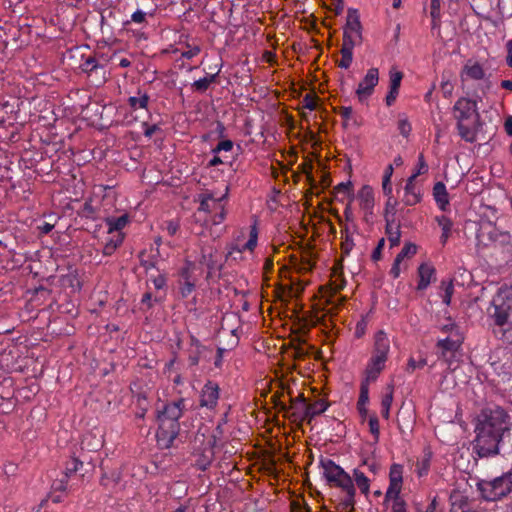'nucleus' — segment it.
Returning a JSON list of instances; mask_svg holds the SVG:
<instances>
[{
	"instance_id": "nucleus-1",
	"label": "nucleus",
	"mask_w": 512,
	"mask_h": 512,
	"mask_svg": "<svg viewBox=\"0 0 512 512\" xmlns=\"http://www.w3.org/2000/svg\"><path fill=\"white\" fill-rule=\"evenodd\" d=\"M506 411L496 406L484 409L476 425L475 450L479 457H488L499 453V444L507 427Z\"/></svg>"
},
{
	"instance_id": "nucleus-2",
	"label": "nucleus",
	"mask_w": 512,
	"mask_h": 512,
	"mask_svg": "<svg viewBox=\"0 0 512 512\" xmlns=\"http://www.w3.org/2000/svg\"><path fill=\"white\" fill-rule=\"evenodd\" d=\"M185 399L180 398L171 401L157 409L156 421L158 429L156 432L157 444L162 449L170 448L180 431L179 419L185 411Z\"/></svg>"
},
{
	"instance_id": "nucleus-3",
	"label": "nucleus",
	"mask_w": 512,
	"mask_h": 512,
	"mask_svg": "<svg viewBox=\"0 0 512 512\" xmlns=\"http://www.w3.org/2000/svg\"><path fill=\"white\" fill-rule=\"evenodd\" d=\"M475 488L483 501L504 500L512 493V467L506 471L502 470L500 475L491 478H477Z\"/></svg>"
},
{
	"instance_id": "nucleus-4",
	"label": "nucleus",
	"mask_w": 512,
	"mask_h": 512,
	"mask_svg": "<svg viewBox=\"0 0 512 512\" xmlns=\"http://www.w3.org/2000/svg\"><path fill=\"white\" fill-rule=\"evenodd\" d=\"M493 312L490 316L494 321L493 333L503 343L512 344V309L503 298L496 297L492 301Z\"/></svg>"
},
{
	"instance_id": "nucleus-5",
	"label": "nucleus",
	"mask_w": 512,
	"mask_h": 512,
	"mask_svg": "<svg viewBox=\"0 0 512 512\" xmlns=\"http://www.w3.org/2000/svg\"><path fill=\"white\" fill-rule=\"evenodd\" d=\"M390 352V341L387 334L383 330L376 332L374 336V345L372 356L368 361L365 373L367 380L375 381L381 371L385 368Z\"/></svg>"
},
{
	"instance_id": "nucleus-6",
	"label": "nucleus",
	"mask_w": 512,
	"mask_h": 512,
	"mask_svg": "<svg viewBox=\"0 0 512 512\" xmlns=\"http://www.w3.org/2000/svg\"><path fill=\"white\" fill-rule=\"evenodd\" d=\"M477 100L469 97H460L453 106V117L457 121V128H481L484 123L480 119Z\"/></svg>"
},
{
	"instance_id": "nucleus-7",
	"label": "nucleus",
	"mask_w": 512,
	"mask_h": 512,
	"mask_svg": "<svg viewBox=\"0 0 512 512\" xmlns=\"http://www.w3.org/2000/svg\"><path fill=\"white\" fill-rule=\"evenodd\" d=\"M447 321L448 323L440 327L441 332L446 334V337L439 339L436 343L438 356L443 359L452 357L460 349L464 341L460 327L451 318H448Z\"/></svg>"
},
{
	"instance_id": "nucleus-8",
	"label": "nucleus",
	"mask_w": 512,
	"mask_h": 512,
	"mask_svg": "<svg viewBox=\"0 0 512 512\" xmlns=\"http://www.w3.org/2000/svg\"><path fill=\"white\" fill-rule=\"evenodd\" d=\"M320 466L322 474L330 486L339 488L342 493L355 490L352 477L332 459L321 458Z\"/></svg>"
},
{
	"instance_id": "nucleus-9",
	"label": "nucleus",
	"mask_w": 512,
	"mask_h": 512,
	"mask_svg": "<svg viewBox=\"0 0 512 512\" xmlns=\"http://www.w3.org/2000/svg\"><path fill=\"white\" fill-rule=\"evenodd\" d=\"M202 273L201 267L196 262L186 260L178 270V292L181 298H188L196 289L197 282Z\"/></svg>"
},
{
	"instance_id": "nucleus-10",
	"label": "nucleus",
	"mask_w": 512,
	"mask_h": 512,
	"mask_svg": "<svg viewBox=\"0 0 512 512\" xmlns=\"http://www.w3.org/2000/svg\"><path fill=\"white\" fill-rule=\"evenodd\" d=\"M220 397L219 385L208 380L201 389L199 404L202 408L214 410Z\"/></svg>"
},
{
	"instance_id": "nucleus-11",
	"label": "nucleus",
	"mask_w": 512,
	"mask_h": 512,
	"mask_svg": "<svg viewBox=\"0 0 512 512\" xmlns=\"http://www.w3.org/2000/svg\"><path fill=\"white\" fill-rule=\"evenodd\" d=\"M379 72L377 68H370L363 80L359 83L356 94L361 102L367 99L374 91V87L378 84Z\"/></svg>"
},
{
	"instance_id": "nucleus-12",
	"label": "nucleus",
	"mask_w": 512,
	"mask_h": 512,
	"mask_svg": "<svg viewBox=\"0 0 512 512\" xmlns=\"http://www.w3.org/2000/svg\"><path fill=\"white\" fill-rule=\"evenodd\" d=\"M361 29L362 26L358 11L356 9L349 8L347 12L346 25L344 27L343 38L348 35L351 37V40L354 42V44H356L361 41Z\"/></svg>"
},
{
	"instance_id": "nucleus-13",
	"label": "nucleus",
	"mask_w": 512,
	"mask_h": 512,
	"mask_svg": "<svg viewBox=\"0 0 512 512\" xmlns=\"http://www.w3.org/2000/svg\"><path fill=\"white\" fill-rule=\"evenodd\" d=\"M450 512H480L473 507L472 500L457 489H453L449 495Z\"/></svg>"
},
{
	"instance_id": "nucleus-14",
	"label": "nucleus",
	"mask_w": 512,
	"mask_h": 512,
	"mask_svg": "<svg viewBox=\"0 0 512 512\" xmlns=\"http://www.w3.org/2000/svg\"><path fill=\"white\" fill-rule=\"evenodd\" d=\"M403 466L400 464H392L389 471V487L386 491L385 500L390 496L400 494L403 482Z\"/></svg>"
},
{
	"instance_id": "nucleus-15",
	"label": "nucleus",
	"mask_w": 512,
	"mask_h": 512,
	"mask_svg": "<svg viewBox=\"0 0 512 512\" xmlns=\"http://www.w3.org/2000/svg\"><path fill=\"white\" fill-rule=\"evenodd\" d=\"M416 175H411L404 187V196H403V202L407 206H413L416 205L421 201L422 198V190L421 187L418 186L415 182Z\"/></svg>"
},
{
	"instance_id": "nucleus-16",
	"label": "nucleus",
	"mask_w": 512,
	"mask_h": 512,
	"mask_svg": "<svg viewBox=\"0 0 512 512\" xmlns=\"http://www.w3.org/2000/svg\"><path fill=\"white\" fill-rule=\"evenodd\" d=\"M492 367L499 376L509 380L512 376V352L508 349H503L502 357L492 362Z\"/></svg>"
},
{
	"instance_id": "nucleus-17",
	"label": "nucleus",
	"mask_w": 512,
	"mask_h": 512,
	"mask_svg": "<svg viewBox=\"0 0 512 512\" xmlns=\"http://www.w3.org/2000/svg\"><path fill=\"white\" fill-rule=\"evenodd\" d=\"M485 77V71L483 67L475 61L468 60L465 65L463 66L461 73H460V79L462 84H464L468 80H482Z\"/></svg>"
},
{
	"instance_id": "nucleus-18",
	"label": "nucleus",
	"mask_w": 512,
	"mask_h": 512,
	"mask_svg": "<svg viewBox=\"0 0 512 512\" xmlns=\"http://www.w3.org/2000/svg\"><path fill=\"white\" fill-rule=\"evenodd\" d=\"M228 190H229L228 186H225V193L219 197L216 196L215 193L210 192V191L201 193L199 195L200 205H199L198 210L203 211V212H210L211 211L210 202L212 201L215 205L219 206V204L227 198Z\"/></svg>"
},
{
	"instance_id": "nucleus-19",
	"label": "nucleus",
	"mask_w": 512,
	"mask_h": 512,
	"mask_svg": "<svg viewBox=\"0 0 512 512\" xmlns=\"http://www.w3.org/2000/svg\"><path fill=\"white\" fill-rule=\"evenodd\" d=\"M357 199L360 207L366 214H372L374 207V192L373 189L364 185L358 192Z\"/></svg>"
},
{
	"instance_id": "nucleus-20",
	"label": "nucleus",
	"mask_w": 512,
	"mask_h": 512,
	"mask_svg": "<svg viewBox=\"0 0 512 512\" xmlns=\"http://www.w3.org/2000/svg\"><path fill=\"white\" fill-rule=\"evenodd\" d=\"M433 453L429 447L423 449L421 457H419L415 463V472L418 477H424L428 475L430 471L431 461Z\"/></svg>"
},
{
	"instance_id": "nucleus-21",
	"label": "nucleus",
	"mask_w": 512,
	"mask_h": 512,
	"mask_svg": "<svg viewBox=\"0 0 512 512\" xmlns=\"http://www.w3.org/2000/svg\"><path fill=\"white\" fill-rule=\"evenodd\" d=\"M356 44L351 40V37L346 35L343 38V44L341 48L342 58L338 63V66L344 69H348L353 61V48Z\"/></svg>"
},
{
	"instance_id": "nucleus-22",
	"label": "nucleus",
	"mask_w": 512,
	"mask_h": 512,
	"mask_svg": "<svg viewBox=\"0 0 512 512\" xmlns=\"http://www.w3.org/2000/svg\"><path fill=\"white\" fill-rule=\"evenodd\" d=\"M434 274H435V269L431 265L422 263L418 267L419 281L417 284V290H419V291L425 290L430 285Z\"/></svg>"
},
{
	"instance_id": "nucleus-23",
	"label": "nucleus",
	"mask_w": 512,
	"mask_h": 512,
	"mask_svg": "<svg viewBox=\"0 0 512 512\" xmlns=\"http://www.w3.org/2000/svg\"><path fill=\"white\" fill-rule=\"evenodd\" d=\"M433 197L439 209L446 211L449 206V195L443 182H437L434 185Z\"/></svg>"
},
{
	"instance_id": "nucleus-24",
	"label": "nucleus",
	"mask_w": 512,
	"mask_h": 512,
	"mask_svg": "<svg viewBox=\"0 0 512 512\" xmlns=\"http://www.w3.org/2000/svg\"><path fill=\"white\" fill-rule=\"evenodd\" d=\"M105 223L108 227V234L123 233L122 229L129 223L128 214H122L119 217H107Z\"/></svg>"
},
{
	"instance_id": "nucleus-25",
	"label": "nucleus",
	"mask_w": 512,
	"mask_h": 512,
	"mask_svg": "<svg viewBox=\"0 0 512 512\" xmlns=\"http://www.w3.org/2000/svg\"><path fill=\"white\" fill-rule=\"evenodd\" d=\"M110 235L111 236L106 239L102 250L104 256H111L116 249L121 246L125 237L124 233H113Z\"/></svg>"
},
{
	"instance_id": "nucleus-26",
	"label": "nucleus",
	"mask_w": 512,
	"mask_h": 512,
	"mask_svg": "<svg viewBox=\"0 0 512 512\" xmlns=\"http://www.w3.org/2000/svg\"><path fill=\"white\" fill-rule=\"evenodd\" d=\"M339 115L342 119L343 128H349L351 126H360L361 123L358 121L357 116L353 112V109L349 106H342L339 108Z\"/></svg>"
},
{
	"instance_id": "nucleus-27",
	"label": "nucleus",
	"mask_w": 512,
	"mask_h": 512,
	"mask_svg": "<svg viewBox=\"0 0 512 512\" xmlns=\"http://www.w3.org/2000/svg\"><path fill=\"white\" fill-rule=\"evenodd\" d=\"M149 99L147 93L138 90L137 95L129 97L128 104L134 111L145 110L147 112Z\"/></svg>"
},
{
	"instance_id": "nucleus-28",
	"label": "nucleus",
	"mask_w": 512,
	"mask_h": 512,
	"mask_svg": "<svg viewBox=\"0 0 512 512\" xmlns=\"http://www.w3.org/2000/svg\"><path fill=\"white\" fill-rule=\"evenodd\" d=\"M356 489L353 491L343 492V496L338 504V512H353L355 505Z\"/></svg>"
},
{
	"instance_id": "nucleus-29",
	"label": "nucleus",
	"mask_w": 512,
	"mask_h": 512,
	"mask_svg": "<svg viewBox=\"0 0 512 512\" xmlns=\"http://www.w3.org/2000/svg\"><path fill=\"white\" fill-rule=\"evenodd\" d=\"M355 485L359 488L362 494L368 495L370 491V480L363 471L356 468L353 470V478Z\"/></svg>"
},
{
	"instance_id": "nucleus-30",
	"label": "nucleus",
	"mask_w": 512,
	"mask_h": 512,
	"mask_svg": "<svg viewBox=\"0 0 512 512\" xmlns=\"http://www.w3.org/2000/svg\"><path fill=\"white\" fill-rule=\"evenodd\" d=\"M386 234L390 242V247L393 248L400 244L401 231L400 226H394L389 219L386 217Z\"/></svg>"
},
{
	"instance_id": "nucleus-31",
	"label": "nucleus",
	"mask_w": 512,
	"mask_h": 512,
	"mask_svg": "<svg viewBox=\"0 0 512 512\" xmlns=\"http://www.w3.org/2000/svg\"><path fill=\"white\" fill-rule=\"evenodd\" d=\"M436 221L441 227L442 234L440 236V241L444 245L451 235L453 223L448 217L444 215L436 217Z\"/></svg>"
},
{
	"instance_id": "nucleus-32",
	"label": "nucleus",
	"mask_w": 512,
	"mask_h": 512,
	"mask_svg": "<svg viewBox=\"0 0 512 512\" xmlns=\"http://www.w3.org/2000/svg\"><path fill=\"white\" fill-rule=\"evenodd\" d=\"M135 403H136V417L143 419L145 417L146 412L149 408V401L147 396L144 393H137L135 395Z\"/></svg>"
},
{
	"instance_id": "nucleus-33",
	"label": "nucleus",
	"mask_w": 512,
	"mask_h": 512,
	"mask_svg": "<svg viewBox=\"0 0 512 512\" xmlns=\"http://www.w3.org/2000/svg\"><path fill=\"white\" fill-rule=\"evenodd\" d=\"M393 402V388L389 387L381 400V415L388 420L390 417V408Z\"/></svg>"
},
{
	"instance_id": "nucleus-34",
	"label": "nucleus",
	"mask_w": 512,
	"mask_h": 512,
	"mask_svg": "<svg viewBox=\"0 0 512 512\" xmlns=\"http://www.w3.org/2000/svg\"><path fill=\"white\" fill-rule=\"evenodd\" d=\"M306 405L307 404H306V399L304 397V394H299L296 398H291L290 408H293L295 410H300ZM276 406L282 411H287L289 409V407L282 401H277Z\"/></svg>"
},
{
	"instance_id": "nucleus-35",
	"label": "nucleus",
	"mask_w": 512,
	"mask_h": 512,
	"mask_svg": "<svg viewBox=\"0 0 512 512\" xmlns=\"http://www.w3.org/2000/svg\"><path fill=\"white\" fill-rule=\"evenodd\" d=\"M257 241H258V228H257V223L254 222V224H252L250 226L249 239L244 244L242 249H239V252H242L244 250L253 251L255 249V247L257 246Z\"/></svg>"
},
{
	"instance_id": "nucleus-36",
	"label": "nucleus",
	"mask_w": 512,
	"mask_h": 512,
	"mask_svg": "<svg viewBox=\"0 0 512 512\" xmlns=\"http://www.w3.org/2000/svg\"><path fill=\"white\" fill-rule=\"evenodd\" d=\"M303 132V138L310 144L311 148L314 150L320 149L322 145V139L319 135H317L314 130H301Z\"/></svg>"
},
{
	"instance_id": "nucleus-37",
	"label": "nucleus",
	"mask_w": 512,
	"mask_h": 512,
	"mask_svg": "<svg viewBox=\"0 0 512 512\" xmlns=\"http://www.w3.org/2000/svg\"><path fill=\"white\" fill-rule=\"evenodd\" d=\"M82 71L91 75L92 73H97L98 70H102L104 72V67L100 65L95 57H88L81 65Z\"/></svg>"
},
{
	"instance_id": "nucleus-38",
	"label": "nucleus",
	"mask_w": 512,
	"mask_h": 512,
	"mask_svg": "<svg viewBox=\"0 0 512 512\" xmlns=\"http://www.w3.org/2000/svg\"><path fill=\"white\" fill-rule=\"evenodd\" d=\"M83 467V462L78 458H71L66 462L64 477L69 479L73 474L77 473Z\"/></svg>"
},
{
	"instance_id": "nucleus-39",
	"label": "nucleus",
	"mask_w": 512,
	"mask_h": 512,
	"mask_svg": "<svg viewBox=\"0 0 512 512\" xmlns=\"http://www.w3.org/2000/svg\"><path fill=\"white\" fill-rule=\"evenodd\" d=\"M201 265H205L207 267L208 272L206 278L208 279L215 269V261L213 260L212 253H206V251L202 249L198 266L200 267Z\"/></svg>"
},
{
	"instance_id": "nucleus-40",
	"label": "nucleus",
	"mask_w": 512,
	"mask_h": 512,
	"mask_svg": "<svg viewBox=\"0 0 512 512\" xmlns=\"http://www.w3.org/2000/svg\"><path fill=\"white\" fill-rule=\"evenodd\" d=\"M139 260L141 267L144 268L146 273L156 268V257L147 255L145 251L140 252Z\"/></svg>"
},
{
	"instance_id": "nucleus-41",
	"label": "nucleus",
	"mask_w": 512,
	"mask_h": 512,
	"mask_svg": "<svg viewBox=\"0 0 512 512\" xmlns=\"http://www.w3.org/2000/svg\"><path fill=\"white\" fill-rule=\"evenodd\" d=\"M441 289L443 290L442 300L443 303L446 305H450L451 299L454 293V284L452 280L449 281H442L441 282Z\"/></svg>"
},
{
	"instance_id": "nucleus-42",
	"label": "nucleus",
	"mask_w": 512,
	"mask_h": 512,
	"mask_svg": "<svg viewBox=\"0 0 512 512\" xmlns=\"http://www.w3.org/2000/svg\"><path fill=\"white\" fill-rule=\"evenodd\" d=\"M417 252V246L413 243H406L401 251L397 254L396 260L397 262H402L404 258L411 257L415 255Z\"/></svg>"
},
{
	"instance_id": "nucleus-43",
	"label": "nucleus",
	"mask_w": 512,
	"mask_h": 512,
	"mask_svg": "<svg viewBox=\"0 0 512 512\" xmlns=\"http://www.w3.org/2000/svg\"><path fill=\"white\" fill-rule=\"evenodd\" d=\"M369 381L370 380H367V377H366L365 380L361 382L360 393H359L357 405L363 406V405L368 404V402H369Z\"/></svg>"
},
{
	"instance_id": "nucleus-44",
	"label": "nucleus",
	"mask_w": 512,
	"mask_h": 512,
	"mask_svg": "<svg viewBox=\"0 0 512 512\" xmlns=\"http://www.w3.org/2000/svg\"><path fill=\"white\" fill-rule=\"evenodd\" d=\"M393 173V167L392 165H388L385 169V173L382 179V188L385 195H389L392 193V187H391V176Z\"/></svg>"
},
{
	"instance_id": "nucleus-45",
	"label": "nucleus",
	"mask_w": 512,
	"mask_h": 512,
	"mask_svg": "<svg viewBox=\"0 0 512 512\" xmlns=\"http://www.w3.org/2000/svg\"><path fill=\"white\" fill-rule=\"evenodd\" d=\"M147 13L143 10H136L132 13L131 19L129 21H126L124 24L129 25L130 23L138 24V25H145L147 24Z\"/></svg>"
},
{
	"instance_id": "nucleus-46",
	"label": "nucleus",
	"mask_w": 512,
	"mask_h": 512,
	"mask_svg": "<svg viewBox=\"0 0 512 512\" xmlns=\"http://www.w3.org/2000/svg\"><path fill=\"white\" fill-rule=\"evenodd\" d=\"M368 424H369V431L374 438V442L377 443L379 441V437H380V426H379L378 417L375 414L370 416Z\"/></svg>"
},
{
	"instance_id": "nucleus-47",
	"label": "nucleus",
	"mask_w": 512,
	"mask_h": 512,
	"mask_svg": "<svg viewBox=\"0 0 512 512\" xmlns=\"http://www.w3.org/2000/svg\"><path fill=\"white\" fill-rule=\"evenodd\" d=\"M387 500L392 501L391 512H407L406 502L399 494L397 496H390Z\"/></svg>"
},
{
	"instance_id": "nucleus-48",
	"label": "nucleus",
	"mask_w": 512,
	"mask_h": 512,
	"mask_svg": "<svg viewBox=\"0 0 512 512\" xmlns=\"http://www.w3.org/2000/svg\"><path fill=\"white\" fill-rule=\"evenodd\" d=\"M427 365V360L426 358H420L418 361L415 360L413 357H410L408 359V362H407V366H406V372L411 374L413 373L416 369H422L424 366Z\"/></svg>"
},
{
	"instance_id": "nucleus-49",
	"label": "nucleus",
	"mask_w": 512,
	"mask_h": 512,
	"mask_svg": "<svg viewBox=\"0 0 512 512\" xmlns=\"http://www.w3.org/2000/svg\"><path fill=\"white\" fill-rule=\"evenodd\" d=\"M308 406L312 409V413L320 415L328 409L329 403L324 399H318L313 403L308 404Z\"/></svg>"
},
{
	"instance_id": "nucleus-50",
	"label": "nucleus",
	"mask_w": 512,
	"mask_h": 512,
	"mask_svg": "<svg viewBox=\"0 0 512 512\" xmlns=\"http://www.w3.org/2000/svg\"><path fill=\"white\" fill-rule=\"evenodd\" d=\"M234 143L231 140H221L213 149L214 154H220L221 152H231L233 150Z\"/></svg>"
},
{
	"instance_id": "nucleus-51",
	"label": "nucleus",
	"mask_w": 512,
	"mask_h": 512,
	"mask_svg": "<svg viewBox=\"0 0 512 512\" xmlns=\"http://www.w3.org/2000/svg\"><path fill=\"white\" fill-rule=\"evenodd\" d=\"M481 130H458V136L466 142L473 143L478 140V132Z\"/></svg>"
},
{
	"instance_id": "nucleus-52",
	"label": "nucleus",
	"mask_w": 512,
	"mask_h": 512,
	"mask_svg": "<svg viewBox=\"0 0 512 512\" xmlns=\"http://www.w3.org/2000/svg\"><path fill=\"white\" fill-rule=\"evenodd\" d=\"M403 78V73L400 71H390V88L391 90L399 91L401 81Z\"/></svg>"
},
{
	"instance_id": "nucleus-53",
	"label": "nucleus",
	"mask_w": 512,
	"mask_h": 512,
	"mask_svg": "<svg viewBox=\"0 0 512 512\" xmlns=\"http://www.w3.org/2000/svg\"><path fill=\"white\" fill-rule=\"evenodd\" d=\"M454 85L449 79H445L444 76L442 77L441 85H440V91L443 94L445 98H450L453 94Z\"/></svg>"
},
{
	"instance_id": "nucleus-54",
	"label": "nucleus",
	"mask_w": 512,
	"mask_h": 512,
	"mask_svg": "<svg viewBox=\"0 0 512 512\" xmlns=\"http://www.w3.org/2000/svg\"><path fill=\"white\" fill-rule=\"evenodd\" d=\"M149 280L153 283L155 289L161 290L166 287L167 279L165 274H158L156 276L150 275Z\"/></svg>"
},
{
	"instance_id": "nucleus-55",
	"label": "nucleus",
	"mask_w": 512,
	"mask_h": 512,
	"mask_svg": "<svg viewBox=\"0 0 512 512\" xmlns=\"http://www.w3.org/2000/svg\"><path fill=\"white\" fill-rule=\"evenodd\" d=\"M204 349H189L188 350V363L189 366H197L200 361V356Z\"/></svg>"
},
{
	"instance_id": "nucleus-56",
	"label": "nucleus",
	"mask_w": 512,
	"mask_h": 512,
	"mask_svg": "<svg viewBox=\"0 0 512 512\" xmlns=\"http://www.w3.org/2000/svg\"><path fill=\"white\" fill-rule=\"evenodd\" d=\"M342 234L344 233V231H341ZM354 246V242H353V239L352 237L348 234V230L345 229V237L341 243V248H342V251L345 255H348L350 253V251L352 250Z\"/></svg>"
},
{
	"instance_id": "nucleus-57",
	"label": "nucleus",
	"mask_w": 512,
	"mask_h": 512,
	"mask_svg": "<svg viewBox=\"0 0 512 512\" xmlns=\"http://www.w3.org/2000/svg\"><path fill=\"white\" fill-rule=\"evenodd\" d=\"M209 87L210 85L208 84V81L205 77L194 81L192 84V88L194 89V91L199 93H205Z\"/></svg>"
},
{
	"instance_id": "nucleus-58",
	"label": "nucleus",
	"mask_w": 512,
	"mask_h": 512,
	"mask_svg": "<svg viewBox=\"0 0 512 512\" xmlns=\"http://www.w3.org/2000/svg\"><path fill=\"white\" fill-rule=\"evenodd\" d=\"M68 479L63 476L61 479H57L52 483V492H64L67 489Z\"/></svg>"
},
{
	"instance_id": "nucleus-59",
	"label": "nucleus",
	"mask_w": 512,
	"mask_h": 512,
	"mask_svg": "<svg viewBox=\"0 0 512 512\" xmlns=\"http://www.w3.org/2000/svg\"><path fill=\"white\" fill-rule=\"evenodd\" d=\"M302 105L304 108L309 110H314L317 107V98L312 94H306L302 100Z\"/></svg>"
},
{
	"instance_id": "nucleus-60",
	"label": "nucleus",
	"mask_w": 512,
	"mask_h": 512,
	"mask_svg": "<svg viewBox=\"0 0 512 512\" xmlns=\"http://www.w3.org/2000/svg\"><path fill=\"white\" fill-rule=\"evenodd\" d=\"M384 246H385V239L381 238L378 241V244L375 247V249L373 250L372 255H371V258L374 262H377L382 258V250H383Z\"/></svg>"
},
{
	"instance_id": "nucleus-61",
	"label": "nucleus",
	"mask_w": 512,
	"mask_h": 512,
	"mask_svg": "<svg viewBox=\"0 0 512 512\" xmlns=\"http://www.w3.org/2000/svg\"><path fill=\"white\" fill-rule=\"evenodd\" d=\"M427 171H428V165L425 162L423 154H420L418 157L417 170L412 175H416V178H417L419 175L424 174Z\"/></svg>"
},
{
	"instance_id": "nucleus-62",
	"label": "nucleus",
	"mask_w": 512,
	"mask_h": 512,
	"mask_svg": "<svg viewBox=\"0 0 512 512\" xmlns=\"http://www.w3.org/2000/svg\"><path fill=\"white\" fill-rule=\"evenodd\" d=\"M187 47L188 49L186 51H183L181 54V56L186 59H192L193 57L197 56L201 51L199 46L191 47L190 45H188Z\"/></svg>"
},
{
	"instance_id": "nucleus-63",
	"label": "nucleus",
	"mask_w": 512,
	"mask_h": 512,
	"mask_svg": "<svg viewBox=\"0 0 512 512\" xmlns=\"http://www.w3.org/2000/svg\"><path fill=\"white\" fill-rule=\"evenodd\" d=\"M180 228V225L177 221H174V220H170V221H167L166 222V231L168 233V235L170 236H174L176 235V233L178 232Z\"/></svg>"
},
{
	"instance_id": "nucleus-64",
	"label": "nucleus",
	"mask_w": 512,
	"mask_h": 512,
	"mask_svg": "<svg viewBox=\"0 0 512 512\" xmlns=\"http://www.w3.org/2000/svg\"><path fill=\"white\" fill-rule=\"evenodd\" d=\"M336 192L338 194H344V195H347L350 193L351 191V183L350 182H347V183H344V182H341L339 183L336 187Z\"/></svg>"
}]
</instances>
